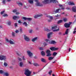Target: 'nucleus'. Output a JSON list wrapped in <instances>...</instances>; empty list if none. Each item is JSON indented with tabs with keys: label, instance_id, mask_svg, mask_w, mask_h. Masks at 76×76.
I'll use <instances>...</instances> for the list:
<instances>
[{
	"label": "nucleus",
	"instance_id": "f257e3e1",
	"mask_svg": "<svg viewBox=\"0 0 76 76\" xmlns=\"http://www.w3.org/2000/svg\"><path fill=\"white\" fill-rule=\"evenodd\" d=\"M32 72L29 69H26L25 70V72L24 74L26 76H31Z\"/></svg>",
	"mask_w": 76,
	"mask_h": 76
},
{
	"label": "nucleus",
	"instance_id": "f03ea898",
	"mask_svg": "<svg viewBox=\"0 0 76 76\" xmlns=\"http://www.w3.org/2000/svg\"><path fill=\"white\" fill-rule=\"evenodd\" d=\"M6 41L7 42H9L10 44H12L13 45L15 44V42H14V40L12 39H11L9 40L7 38H6L5 39Z\"/></svg>",
	"mask_w": 76,
	"mask_h": 76
},
{
	"label": "nucleus",
	"instance_id": "7ed1b4c3",
	"mask_svg": "<svg viewBox=\"0 0 76 76\" xmlns=\"http://www.w3.org/2000/svg\"><path fill=\"white\" fill-rule=\"evenodd\" d=\"M27 53L29 57L31 58H32V57L33 56V53L29 50H28L27 51Z\"/></svg>",
	"mask_w": 76,
	"mask_h": 76
},
{
	"label": "nucleus",
	"instance_id": "20e7f679",
	"mask_svg": "<svg viewBox=\"0 0 76 76\" xmlns=\"http://www.w3.org/2000/svg\"><path fill=\"white\" fill-rule=\"evenodd\" d=\"M6 57L4 55H0V60H6Z\"/></svg>",
	"mask_w": 76,
	"mask_h": 76
},
{
	"label": "nucleus",
	"instance_id": "39448f33",
	"mask_svg": "<svg viewBox=\"0 0 76 76\" xmlns=\"http://www.w3.org/2000/svg\"><path fill=\"white\" fill-rule=\"evenodd\" d=\"M71 24H72V22H69V23H65L64 25V26L65 28H69L70 27V26Z\"/></svg>",
	"mask_w": 76,
	"mask_h": 76
},
{
	"label": "nucleus",
	"instance_id": "423d86ee",
	"mask_svg": "<svg viewBox=\"0 0 76 76\" xmlns=\"http://www.w3.org/2000/svg\"><path fill=\"white\" fill-rule=\"evenodd\" d=\"M36 5L37 6H40L41 7L43 6V4L39 1L36 3Z\"/></svg>",
	"mask_w": 76,
	"mask_h": 76
},
{
	"label": "nucleus",
	"instance_id": "0eeeda50",
	"mask_svg": "<svg viewBox=\"0 0 76 76\" xmlns=\"http://www.w3.org/2000/svg\"><path fill=\"white\" fill-rule=\"evenodd\" d=\"M23 19L25 20H28V21H30L32 19V18H28L24 17H23Z\"/></svg>",
	"mask_w": 76,
	"mask_h": 76
},
{
	"label": "nucleus",
	"instance_id": "6e6552de",
	"mask_svg": "<svg viewBox=\"0 0 76 76\" xmlns=\"http://www.w3.org/2000/svg\"><path fill=\"white\" fill-rule=\"evenodd\" d=\"M24 38L25 40L26 41H30V39H29V38L26 36H24Z\"/></svg>",
	"mask_w": 76,
	"mask_h": 76
},
{
	"label": "nucleus",
	"instance_id": "1a4fd4ad",
	"mask_svg": "<svg viewBox=\"0 0 76 76\" xmlns=\"http://www.w3.org/2000/svg\"><path fill=\"white\" fill-rule=\"evenodd\" d=\"M50 50H47L46 51V54L47 55V56L48 57H50V56H51V53H50Z\"/></svg>",
	"mask_w": 76,
	"mask_h": 76
},
{
	"label": "nucleus",
	"instance_id": "9d476101",
	"mask_svg": "<svg viewBox=\"0 0 76 76\" xmlns=\"http://www.w3.org/2000/svg\"><path fill=\"white\" fill-rule=\"evenodd\" d=\"M50 49L52 51H56V50H57L58 48H56L54 47H52L50 48Z\"/></svg>",
	"mask_w": 76,
	"mask_h": 76
},
{
	"label": "nucleus",
	"instance_id": "9b49d317",
	"mask_svg": "<svg viewBox=\"0 0 76 76\" xmlns=\"http://www.w3.org/2000/svg\"><path fill=\"white\" fill-rule=\"evenodd\" d=\"M42 3L43 4H48L49 3V0H44L42 1Z\"/></svg>",
	"mask_w": 76,
	"mask_h": 76
},
{
	"label": "nucleus",
	"instance_id": "f8f14e48",
	"mask_svg": "<svg viewBox=\"0 0 76 76\" xmlns=\"http://www.w3.org/2000/svg\"><path fill=\"white\" fill-rule=\"evenodd\" d=\"M19 66L20 67H23V62H20L19 63Z\"/></svg>",
	"mask_w": 76,
	"mask_h": 76
},
{
	"label": "nucleus",
	"instance_id": "ddd939ff",
	"mask_svg": "<svg viewBox=\"0 0 76 76\" xmlns=\"http://www.w3.org/2000/svg\"><path fill=\"white\" fill-rule=\"evenodd\" d=\"M19 18V17L16 16H15L13 17V19L14 20H16V19H18Z\"/></svg>",
	"mask_w": 76,
	"mask_h": 76
},
{
	"label": "nucleus",
	"instance_id": "4468645a",
	"mask_svg": "<svg viewBox=\"0 0 76 76\" xmlns=\"http://www.w3.org/2000/svg\"><path fill=\"white\" fill-rule=\"evenodd\" d=\"M53 33V32H50L49 33H48V38L49 39V38H50V36L51 35H52Z\"/></svg>",
	"mask_w": 76,
	"mask_h": 76
},
{
	"label": "nucleus",
	"instance_id": "2eb2a0df",
	"mask_svg": "<svg viewBox=\"0 0 76 76\" xmlns=\"http://www.w3.org/2000/svg\"><path fill=\"white\" fill-rule=\"evenodd\" d=\"M50 3H56L57 2V0H50Z\"/></svg>",
	"mask_w": 76,
	"mask_h": 76
},
{
	"label": "nucleus",
	"instance_id": "dca6fc26",
	"mask_svg": "<svg viewBox=\"0 0 76 76\" xmlns=\"http://www.w3.org/2000/svg\"><path fill=\"white\" fill-rule=\"evenodd\" d=\"M72 10L74 12H76V7L74 6L72 7Z\"/></svg>",
	"mask_w": 76,
	"mask_h": 76
},
{
	"label": "nucleus",
	"instance_id": "f3484780",
	"mask_svg": "<svg viewBox=\"0 0 76 76\" xmlns=\"http://www.w3.org/2000/svg\"><path fill=\"white\" fill-rule=\"evenodd\" d=\"M37 40H38V37H36L33 38L32 39V41L33 42H34V41H37Z\"/></svg>",
	"mask_w": 76,
	"mask_h": 76
},
{
	"label": "nucleus",
	"instance_id": "a211bd4d",
	"mask_svg": "<svg viewBox=\"0 0 76 76\" xmlns=\"http://www.w3.org/2000/svg\"><path fill=\"white\" fill-rule=\"evenodd\" d=\"M56 41H55L54 40H52L51 42H49V44H56Z\"/></svg>",
	"mask_w": 76,
	"mask_h": 76
},
{
	"label": "nucleus",
	"instance_id": "6ab92c4d",
	"mask_svg": "<svg viewBox=\"0 0 76 76\" xmlns=\"http://www.w3.org/2000/svg\"><path fill=\"white\" fill-rule=\"evenodd\" d=\"M41 60L42 62H43V63H45L46 62V60L44 58H41Z\"/></svg>",
	"mask_w": 76,
	"mask_h": 76
},
{
	"label": "nucleus",
	"instance_id": "aec40b11",
	"mask_svg": "<svg viewBox=\"0 0 76 76\" xmlns=\"http://www.w3.org/2000/svg\"><path fill=\"white\" fill-rule=\"evenodd\" d=\"M28 1L30 4H34V1L33 0H28Z\"/></svg>",
	"mask_w": 76,
	"mask_h": 76
},
{
	"label": "nucleus",
	"instance_id": "412c9836",
	"mask_svg": "<svg viewBox=\"0 0 76 76\" xmlns=\"http://www.w3.org/2000/svg\"><path fill=\"white\" fill-rule=\"evenodd\" d=\"M68 4L69 5H75V3L73 2H69L68 3Z\"/></svg>",
	"mask_w": 76,
	"mask_h": 76
},
{
	"label": "nucleus",
	"instance_id": "4be33fe9",
	"mask_svg": "<svg viewBox=\"0 0 76 76\" xmlns=\"http://www.w3.org/2000/svg\"><path fill=\"white\" fill-rule=\"evenodd\" d=\"M33 64L35 66H39V65L37 63H34Z\"/></svg>",
	"mask_w": 76,
	"mask_h": 76
},
{
	"label": "nucleus",
	"instance_id": "5701e85b",
	"mask_svg": "<svg viewBox=\"0 0 76 76\" xmlns=\"http://www.w3.org/2000/svg\"><path fill=\"white\" fill-rule=\"evenodd\" d=\"M69 31V29H67L65 31V34H63L64 35H65V34L67 35L68 34V31Z\"/></svg>",
	"mask_w": 76,
	"mask_h": 76
},
{
	"label": "nucleus",
	"instance_id": "b1692460",
	"mask_svg": "<svg viewBox=\"0 0 76 76\" xmlns=\"http://www.w3.org/2000/svg\"><path fill=\"white\" fill-rule=\"evenodd\" d=\"M41 15H35L34 16V18H39V17H40V16H41Z\"/></svg>",
	"mask_w": 76,
	"mask_h": 76
},
{
	"label": "nucleus",
	"instance_id": "393cba45",
	"mask_svg": "<svg viewBox=\"0 0 76 76\" xmlns=\"http://www.w3.org/2000/svg\"><path fill=\"white\" fill-rule=\"evenodd\" d=\"M23 25L25 26H27L28 25V24H27V23L25 22H24L23 23Z\"/></svg>",
	"mask_w": 76,
	"mask_h": 76
},
{
	"label": "nucleus",
	"instance_id": "a878e982",
	"mask_svg": "<svg viewBox=\"0 0 76 76\" xmlns=\"http://www.w3.org/2000/svg\"><path fill=\"white\" fill-rule=\"evenodd\" d=\"M60 10V9H58L56 10L55 11L56 13H58V12H59V10Z\"/></svg>",
	"mask_w": 76,
	"mask_h": 76
},
{
	"label": "nucleus",
	"instance_id": "bb28decb",
	"mask_svg": "<svg viewBox=\"0 0 76 76\" xmlns=\"http://www.w3.org/2000/svg\"><path fill=\"white\" fill-rule=\"evenodd\" d=\"M57 28V26L52 27V29H56Z\"/></svg>",
	"mask_w": 76,
	"mask_h": 76
},
{
	"label": "nucleus",
	"instance_id": "cd10ccee",
	"mask_svg": "<svg viewBox=\"0 0 76 76\" xmlns=\"http://www.w3.org/2000/svg\"><path fill=\"white\" fill-rule=\"evenodd\" d=\"M63 22V20H58V21L57 23H58V24H60V23H61V22Z\"/></svg>",
	"mask_w": 76,
	"mask_h": 76
},
{
	"label": "nucleus",
	"instance_id": "c85d7f7f",
	"mask_svg": "<svg viewBox=\"0 0 76 76\" xmlns=\"http://www.w3.org/2000/svg\"><path fill=\"white\" fill-rule=\"evenodd\" d=\"M6 0H2V3H3V4H6Z\"/></svg>",
	"mask_w": 76,
	"mask_h": 76
},
{
	"label": "nucleus",
	"instance_id": "c756f323",
	"mask_svg": "<svg viewBox=\"0 0 76 76\" xmlns=\"http://www.w3.org/2000/svg\"><path fill=\"white\" fill-rule=\"evenodd\" d=\"M45 41L47 42H48L49 44H50V40H49V39H46Z\"/></svg>",
	"mask_w": 76,
	"mask_h": 76
},
{
	"label": "nucleus",
	"instance_id": "7c9ffc66",
	"mask_svg": "<svg viewBox=\"0 0 76 76\" xmlns=\"http://www.w3.org/2000/svg\"><path fill=\"white\" fill-rule=\"evenodd\" d=\"M41 54L42 56H45V52L44 51H42L41 52Z\"/></svg>",
	"mask_w": 76,
	"mask_h": 76
},
{
	"label": "nucleus",
	"instance_id": "2f4dec72",
	"mask_svg": "<svg viewBox=\"0 0 76 76\" xmlns=\"http://www.w3.org/2000/svg\"><path fill=\"white\" fill-rule=\"evenodd\" d=\"M47 17H48V18H49L50 19L52 20V19H53V17L50 16V15H48Z\"/></svg>",
	"mask_w": 76,
	"mask_h": 76
},
{
	"label": "nucleus",
	"instance_id": "473e14b6",
	"mask_svg": "<svg viewBox=\"0 0 76 76\" xmlns=\"http://www.w3.org/2000/svg\"><path fill=\"white\" fill-rule=\"evenodd\" d=\"M59 30H60V29H59V28H58L57 29L53 30V32H57V31H59Z\"/></svg>",
	"mask_w": 76,
	"mask_h": 76
},
{
	"label": "nucleus",
	"instance_id": "72a5a7b5",
	"mask_svg": "<svg viewBox=\"0 0 76 76\" xmlns=\"http://www.w3.org/2000/svg\"><path fill=\"white\" fill-rule=\"evenodd\" d=\"M11 21H9L8 22V25L10 26L11 25Z\"/></svg>",
	"mask_w": 76,
	"mask_h": 76
},
{
	"label": "nucleus",
	"instance_id": "f704fd0d",
	"mask_svg": "<svg viewBox=\"0 0 76 76\" xmlns=\"http://www.w3.org/2000/svg\"><path fill=\"white\" fill-rule=\"evenodd\" d=\"M53 57H50L49 58V60H53Z\"/></svg>",
	"mask_w": 76,
	"mask_h": 76
},
{
	"label": "nucleus",
	"instance_id": "c9c22d12",
	"mask_svg": "<svg viewBox=\"0 0 76 76\" xmlns=\"http://www.w3.org/2000/svg\"><path fill=\"white\" fill-rule=\"evenodd\" d=\"M4 65L5 67H6L7 66V63L6 62H4Z\"/></svg>",
	"mask_w": 76,
	"mask_h": 76
},
{
	"label": "nucleus",
	"instance_id": "e433bc0d",
	"mask_svg": "<svg viewBox=\"0 0 76 76\" xmlns=\"http://www.w3.org/2000/svg\"><path fill=\"white\" fill-rule=\"evenodd\" d=\"M18 60H19V61H22V59L20 58V57L18 58Z\"/></svg>",
	"mask_w": 76,
	"mask_h": 76
},
{
	"label": "nucleus",
	"instance_id": "4c0bfd02",
	"mask_svg": "<svg viewBox=\"0 0 76 76\" xmlns=\"http://www.w3.org/2000/svg\"><path fill=\"white\" fill-rule=\"evenodd\" d=\"M4 73V71L2 70H0V74H3Z\"/></svg>",
	"mask_w": 76,
	"mask_h": 76
},
{
	"label": "nucleus",
	"instance_id": "58836bf2",
	"mask_svg": "<svg viewBox=\"0 0 76 76\" xmlns=\"http://www.w3.org/2000/svg\"><path fill=\"white\" fill-rule=\"evenodd\" d=\"M18 4L19 6H22L23 5V4L21 2H20L18 3Z\"/></svg>",
	"mask_w": 76,
	"mask_h": 76
},
{
	"label": "nucleus",
	"instance_id": "ea45409f",
	"mask_svg": "<svg viewBox=\"0 0 76 76\" xmlns=\"http://www.w3.org/2000/svg\"><path fill=\"white\" fill-rule=\"evenodd\" d=\"M48 22H51V19H48L47 20Z\"/></svg>",
	"mask_w": 76,
	"mask_h": 76
},
{
	"label": "nucleus",
	"instance_id": "a19ab883",
	"mask_svg": "<svg viewBox=\"0 0 76 76\" xmlns=\"http://www.w3.org/2000/svg\"><path fill=\"white\" fill-rule=\"evenodd\" d=\"M64 22H66L67 20V18H65L64 19Z\"/></svg>",
	"mask_w": 76,
	"mask_h": 76
},
{
	"label": "nucleus",
	"instance_id": "79ce46f5",
	"mask_svg": "<svg viewBox=\"0 0 76 76\" xmlns=\"http://www.w3.org/2000/svg\"><path fill=\"white\" fill-rule=\"evenodd\" d=\"M57 54V53L56 52H54L53 53V56H56V55Z\"/></svg>",
	"mask_w": 76,
	"mask_h": 76
},
{
	"label": "nucleus",
	"instance_id": "37998d69",
	"mask_svg": "<svg viewBox=\"0 0 76 76\" xmlns=\"http://www.w3.org/2000/svg\"><path fill=\"white\" fill-rule=\"evenodd\" d=\"M45 31H47L48 32V31H50V30L48 29V28H46L45 29Z\"/></svg>",
	"mask_w": 76,
	"mask_h": 76
},
{
	"label": "nucleus",
	"instance_id": "c03bdc74",
	"mask_svg": "<svg viewBox=\"0 0 76 76\" xmlns=\"http://www.w3.org/2000/svg\"><path fill=\"white\" fill-rule=\"evenodd\" d=\"M52 73V71L50 70L49 72V74L50 75H51Z\"/></svg>",
	"mask_w": 76,
	"mask_h": 76
},
{
	"label": "nucleus",
	"instance_id": "a18cd8bd",
	"mask_svg": "<svg viewBox=\"0 0 76 76\" xmlns=\"http://www.w3.org/2000/svg\"><path fill=\"white\" fill-rule=\"evenodd\" d=\"M12 34L13 37H15V34L14 32H12Z\"/></svg>",
	"mask_w": 76,
	"mask_h": 76
},
{
	"label": "nucleus",
	"instance_id": "49530a36",
	"mask_svg": "<svg viewBox=\"0 0 76 76\" xmlns=\"http://www.w3.org/2000/svg\"><path fill=\"white\" fill-rule=\"evenodd\" d=\"M4 74L5 76H9V73H7V72L5 73Z\"/></svg>",
	"mask_w": 76,
	"mask_h": 76
},
{
	"label": "nucleus",
	"instance_id": "de8ad7c7",
	"mask_svg": "<svg viewBox=\"0 0 76 76\" xmlns=\"http://www.w3.org/2000/svg\"><path fill=\"white\" fill-rule=\"evenodd\" d=\"M14 13H15V12H17V10L16 9L14 10H13L12 11Z\"/></svg>",
	"mask_w": 76,
	"mask_h": 76
},
{
	"label": "nucleus",
	"instance_id": "09e8293b",
	"mask_svg": "<svg viewBox=\"0 0 76 76\" xmlns=\"http://www.w3.org/2000/svg\"><path fill=\"white\" fill-rule=\"evenodd\" d=\"M15 28L18 27V24L17 23H15Z\"/></svg>",
	"mask_w": 76,
	"mask_h": 76
},
{
	"label": "nucleus",
	"instance_id": "8fccbe9b",
	"mask_svg": "<svg viewBox=\"0 0 76 76\" xmlns=\"http://www.w3.org/2000/svg\"><path fill=\"white\" fill-rule=\"evenodd\" d=\"M19 30H16L15 31V33H16L17 34L18 33H19Z\"/></svg>",
	"mask_w": 76,
	"mask_h": 76
},
{
	"label": "nucleus",
	"instance_id": "3c124183",
	"mask_svg": "<svg viewBox=\"0 0 76 76\" xmlns=\"http://www.w3.org/2000/svg\"><path fill=\"white\" fill-rule=\"evenodd\" d=\"M3 16H4V17H6V16H8V15H7V14H6L3 15Z\"/></svg>",
	"mask_w": 76,
	"mask_h": 76
},
{
	"label": "nucleus",
	"instance_id": "603ef678",
	"mask_svg": "<svg viewBox=\"0 0 76 76\" xmlns=\"http://www.w3.org/2000/svg\"><path fill=\"white\" fill-rule=\"evenodd\" d=\"M32 31H33L32 29H31L29 30V33H32Z\"/></svg>",
	"mask_w": 76,
	"mask_h": 76
},
{
	"label": "nucleus",
	"instance_id": "864d4df0",
	"mask_svg": "<svg viewBox=\"0 0 76 76\" xmlns=\"http://www.w3.org/2000/svg\"><path fill=\"white\" fill-rule=\"evenodd\" d=\"M16 53L18 55V56H20V54L19 53V52H16Z\"/></svg>",
	"mask_w": 76,
	"mask_h": 76
},
{
	"label": "nucleus",
	"instance_id": "5fc2aeb1",
	"mask_svg": "<svg viewBox=\"0 0 76 76\" xmlns=\"http://www.w3.org/2000/svg\"><path fill=\"white\" fill-rule=\"evenodd\" d=\"M22 58L23 60H26L25 58V56H23L22 57Z\"/></svg>",
	"mask_w": 76,
	"mask_h": 76
},
{
	"label": "nucleus",
	"instance_id": "6e6d98bb",
	"mask_svg": "<svg viewBox=\"0 0 76 76\" xmlns=\"http://www.w3.org/2000/svg\"><path fill=\"white\" fill-rule=\"evenodd\" d=\"M28 63H29V64H32V62H30V61H28Z\"/></svg>",
	"mask_w": 76,
	"mask_h": 76
},
{
	"label": "nucleus",
	"instance_id": "4d7b16f0",
	"mask_svg": "<svg viewBox=\"0 0 76 76\" xmlns=\"http://www.w3.org/2000/svg\"><path fill=\"white\" fill-rule=\"evenodd\" d=\"M4 13V11H3L1 12V15H3Z\"/></svg>",
	"mask_w": 76,
	"mask_h": 76
},
{
	"label": "nucleus",
	"instance_id": "13d9d810",
	"mask_svg": "<svg viewBox=\"0 0 76 76\" xmlns=\"http://www.w3.org/2000/svg\"><path fill=\"white\" fill-rule=\"evenodd\" d=\"M39 50H43V49L42 48L40 47L39 48Z\"/></svg>",
	"mask_w": 76,
	"mask_h": 76
},
{
	"label": "nucleus",
	"instance_id": "bf43d9fd",
	"mask_svg": "<svg viewBox=\"0 0 76 76\" xmlns=\"http://www.w3.org/2000/svg\"><path fill=\"white\" fill-rule=\"evenodd\" d=\"M43 45H44V46H46L47 45V43L45 42L44 43H43Z\"/></svg>",
	"mask_w": 76,
	"mask_h": 76
},
{
	"label": "nucleus",
	"instance_id": "052dcab7",
	"mask_svg": "<svg viewBox=\"0 0 76 76\" xmlns=\"http://www.w3.org/2000/svg\"><path fill=\"white\" fill-rule=\"evenodd\" d=\"M34 1L36 2L37 3H38V2L39 1H38V0H34Z\"/></svg>",
	"mask_w": 76,
	"mask_h": 76
},
{
	"label": "nucleus",
	"instance_id": "680f3d73",
	"mask_svg": "<svg viewBox=\"0 0 76 76\" xmlns=\"http://www.w3.org/2000/svg\"><path fill=\"white\" fill-rule=\"evenodd\" d=\"M20 32H22V28H20Z\"/></svg>",
	"mask_w": 76,
	"mask_h": 76
},
{
	"label": "nucleus",
	"instance_id": "e2e57ef3",
	"mask_svg": "<svg viewBox=\"0 0 76 76\" xmlns=\"http://www.w3.org/2000/svg\"><path fill=\"white\" fill-rule=\"evenodd\" d=\"M76 32V31L75 30H74V31L73 32V34H75Z\"/></svg>",
	"mask_w": 76,
	"mask_h": 76
},
{
	"label": "nucleus",
	"instance_id": "0e129e2a",
	"mask_svg": "<svg viewBox=\"0 0 76 76\" xmlns=\"http://www.w3.org/2000/svg\"><path fill=\"white\" fill-rule=\"evenodd\" d=\"M66 9L67 10H70V8H69V7H67V8H66Z\"/></svg>",
	"mask_w": 76,
	"mask_h": 76
},
{
	"label": "nucleus",
	"instance_id": "69168bd1",
	"mask_svg": "<svg viewBox=\"0 0 76 76\" xmlns=\"http://www.w3.org/2000/svg\"><path fill=\"white\" fill-rule=\"evenodd\" d=\"M18 23H21V21H20V20L18 21Z\"/></svg>",
	"mask_w": 76,
	"mask_h": 76
},
{
	"label": "nucleus",
	"instance_id": "338daca9",
	"mask_svg": "<svg viewBox=\"0 0 76 76\" xmlns=\"http://www.w3.org/2000/svg\"><path fill=\"white\" fill-rule=\"evenodd\" d=\"M33 73L34 75H35V74H37V72H33Z\"/></svg>",
	"mask_w": 76,
	"mask_h": 76
},
{
	"label": "nucleus",
	"instance_id": "774afa93",
	"mask_svg": "<svg viewBox=\"0 0 76 76\" xmlns=\"http://www.w3.org/2000/svg\"><path fill=\"white\" fill-rule=\"evenodd\" d=\"M61 9V10H64V8H62Z\"/></svg>",
	"mask_w": 76,
	"mask_h": 76
}]
</instances>
